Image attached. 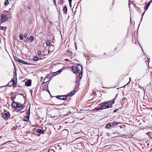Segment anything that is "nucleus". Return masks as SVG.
Returning a JSON list of instances; mask_svg holds the SVG:
<instances>
[{
	"label": "nucleus",
	"instance_id": "f257e3e1",
	"mask_svg": "<svg viewBox=\"0 0 152 152\" xmlns=\"http://www.w3.org/2000/svg\"><path fill=\"white\" fill-rule=\"evenodd\" d=\"M110 102V101H107L102 103L99 104V107H97L94 109L95 110H98L110 108L112 106V104L109 103Z\"/></svg>",
	"mask_w": 152,
	"mask_h": 152
},
{
	"label": "nucleus",
	"instance_id": "f03ea898",
	"mask_svg": "<svg viewBox=\"0 0 152 152\" xmlns=\"http://www.w3.org/2000/svg\"><path fill=\"white\" fill-rule=\"evenodd\" d=\"M13 107L15 108L18 111L21 110L23 108V105L18 102H14L12 104Z\"/></svg>",
	"mask_w": 152,
	"mask_h": 152
},
{
	"label": "nucleus",
	"instance_id": "7ed1b4c3",
	"mask_svg": "<svg viewBox=\"0 0 152 152\" xmlns=\"http://www.w3.org/2000/svg\"><path fill=\"white\" fill-rule=\"evenodd\" d=\"M76 67L78 72H79V73L78 74V76L80 79H81L82 77L83 66L80 64H77Z\"/></svg>",
	"mask_w": 152,
	"mask_h": 152
},
{
	"label": "nucleus",
	"instance_id": "20e7f679",
	"mask_svg": "<svg viewBox=\"0 0 152 152\" xmlns=\"http://www.w3.org/2000/svg\"><path fill=\"white\" fill-rule=\"evenodd\" d=\"M118 123L116 122H112L111 123H108L107 124L105 128L107 129H111L115 127Z\"/></svg>",
	"mask_w": 152,
	"mask_h": 152
},
{
	"label": "nucleus",
	"instance_id": "39448f33",
	"mask_svg": "<svg viewBox=\"0 0 152 152\" xmlns=\"http://www.w3.org/2000/svg\"><path fill=\"white\" fill-rule=\"evenodd\" d=\"M2 117L6 120L7 119L10 117V114L9 112L4 110V112L2 114Z\"/></svg>",
	"mask_w": 152,
	"mask_h": 152
},
{
	"label": "nucleus",
	"instance_id": "423d86ee",
	"mask_svg": "<svg viewBox=\"0 0 152 152\" xmlns=\"http://www.w3.org/2000/svg\"><path fill=\"white\" fill-rule=\"evenodd\" d=\"M1 17L2 21L3 22H6L8 19V18L7 17V15L5 13L2 14L1 15Z\"/></svg>",
	"mask_w": 152,
	"mask_h": 152
},
{
	"label": "nucleus",
	"instance_id": "0eeeda50",
	"mask_svg": "<svg viewBox=\"0 0 152 152\" xmlns=\"http://www.w3.org/2000/svg\"><path fill=\"white\" fill-rule=\"evenodd\" d=\"M56 97L58 99L61 100H65L66 99V95L64 96H57Z\"/></svg>",
	"mask_w": 152,
	"mask_h": 152
},
{
	"label": "nucleus",
	"instance_id": "6e6552de",
	"mask_svg": "<svg viewBox=\"0 0 152 152\" xmlns=\"http://www.w3.org/2000/svg\"><path fill=\"white\" fill-rule=\"evenodd\" d=\"M30 107H29V109L28 110L27 112L26 113V118H27V120H26V121L27 122H28V120H29V118L30 116Z\"/></svg>",
	"mask_w": 152,
	"mask_h": 152
},
{
	"label": "nucleus",
	"instance_id": "1a4fd4ad",
	"mask_svg": "<svg viewBox=\"0 0 152 152\" xmlns=\"http://www.w3.org/2000/svg\"><path fill=\"white\" fill-rule=\"evenodd\" d=\"M152 2V0H150L148 2V3L146 5H145V6L144 10H145V11H146L148 9L149 6H150V5L151 4V3Z\"/></svg>",
	"mask_w": 152,
	"mask_h": 152
},
{
	"label": "nucleus",
	"instance_id": "9d476101",
	"mask_svg": "<svg viewBox=\"0 0 152 152\" xmlns=\"http://www.w3.org/2000/svg\"><path fill=\"white\" fill-rule=\"evenodd\" d=\"M31 80H27L25 83V85L27 86H30L31 85Z\"/></svg>",
	"mask_w": 152,
	"mask_h": 152
},
{
	"label": "nucleus",
	"instance_id": "9b49d317",
	"mask_svg": "<svg viewBox=\"0 0 152 152\" xmlns=\"http://www.w3.org/2000/svg\"><path fill=\"white\" fill-rule=\"evenodd\" d=\"M71 71L74 73H78L77 71V70L76 67L75 66H72Z\"/></svg>",
	"mask_w": 152,
	"mask_h": 152
},
{
	"label": "nucleus",
	"instance_id": "f8f14e48",
	"mask_svg": "<svg viewBox=\"0 0 152 152\" xmlns=\"http://www.w3.org/2000/svg\"><path fill=\"white\" fill-rule=\"evenodd\" d=\"M15 73H16V72H15ZM16 75H17V74L16 73V75H15V76H16V78H15V80H12V85H13V86H15L17 84V81H16V80H17Z\"/></svg>",
	"mask_w": 152,
	"mask_h": 152
},
{
	"label": "nucleus",
	"instance_id": "ddd939ff",
	"mask_svg": "<svg viewBox=\"0 0 152 152\" xmlns=\"http://www.w3.org/2000/svg\"><path fill=\"white\" fill-rule=\"evenodd\" d=\"M63 69H61L59 70H58L57 72H55L53 73V74H54V75H57L58 74H60L61 72L62 71Z\"/></svg>",
	"mask_w": 152,
	"mask_h": 152
},
{
	"label": "nucleus",
	"instance_id": "4468645a",
	"mask_svg": "<svg viewBox=\"0 0 152 152\" xmlns=\"http://www.w3.org/2000/svg\"><path fill=\"white\" fill-rule=\"evenodd\" d=\"M33 61H37L39 60V58L38 57L36 56H34L32 58H31Z\"/></svg>",
	"mask_w": 152,
	"mask_h": 152
},
{
	"label": "nucleus",
	"instance_id": "2eb2a0df",
	"mask_svg": "<svg viewBox=\"0 0 152 152\" xmlns=\"http://www.w3.org/2000/svg\"><path fill=\"white\" fill-rule=\"evenodd\" d=\"M75 90H73L72 91H71L70 93H69L68 94H67L66 96H72V95L74 94L75 93Z\"/></svg>",
	"mask_w": 152,
	"mask_h": 152
},
{
	"label": "nucleus",
	"instance_id": "dca6fc26",
	"mask_svg": "<svg viewBox=\"0 0 152 152\" xmlns=\"http://www.w3.org/2000/svg\"><path fill=\"white\" fill-rule=\"evenodd\" d=\"M37 133H39L41 134H44V130L41 129H38L37 130Z\"/></svg>",
	"mask_w": 152,
	"mask_h": 152
},
{
	"label": "nucleus",
	"instance_id": "f3484780",
	"mask_svg": "<svg viewBox=\"0 0 152 152\" xmlns=\"http://www.w3.org/2000/svg\"><path fill=\"white\" fill-rule=\"evenodd\" d=\"M53 77V75H50V74L48 75L45 78V79L44 80V81L45 80V79H46V78L49 79L50 80Z\"/></svg>",
	"mask_w": 152,
	"mask_h": 152
},
{
	"label": "nucleus",
	"instance_id": "a211bd4d",
	"mask_svg": "<svg viewBox=\"0 0 152 152\" xmlns=\"http://www.w3.org/2000/svg\"><path fill=\"white\" fill-rule=\"evenodd\" d=\"M67 9L66 7L65 6L63 8V11L64 13L66 14L67 13Z\"/></svg>",
	"mask_w": 152,
	"mask_h": 152
},
{
	"label": "nucleus",
	"instance_id": "6ab92c4d",
	"mask_svg": "<svg viewBox=\"0 0 152 152\" xmlns=\"http://www.w3.org/2000/svg\"><path fill=\"white\" fill-rule=\"evenodd\" d=\"M20 63H21L23 64H26L27 65H29L30 64L26 61H25L23 60H21Z\"/></svg>",
	"mask_w": 152,
	"mask_h": 152
},
{
	"label": "nucleus",
	"instance_id": "aec40b11",
	"mask_svg": "<svg viewBox=\"0 0 152 152\" xmlns=\"http://www.w3.org/2000/svg\"><path fill=\"white\" fill-rule=\"evenodd\" d=\"M6 151L5 148L2 147L0 149V152H4Z\"/></svg>",
	"mask_w": 152,
	"mask_h": 152
},
{
	"label": "nucleus",
	"instance_id": "412c9836",
	"mask_svg": "<svg viewBox=\"0 0 152 152\" xmlns=\"http://www.w3.org/2000/svg\"><path fill=\"white\" fill-rule=\"evenodd\" d=\"M46 43L47 46H49L50 45V40H47Z\"/></svg>",
	"mask_w": 152,
	"mask_h": 152
},
{
	"label": "nucleus",
	"instance_id": "4be33fe9",
	"mask_svg": "<svg viewBox=\"0 0 152 152\" xmlns=\"http://www.w3.org/2000/svg\"><path fill=\"white\" fill-rule=\"evenodd\" d=\"M80 79H80L79 77V78H78V77H77V80H76V83H77L76 84V85H77V86L79 85L78 84V83H79V82H80Z\"/></svg>",
	"mask_w": 152,
	"mask_h": 152
},
{
	"label": "nucleus",
	"instance_id": "5701e85b",
	"mask_svg": "<svg viewBox=\"0 0 152 152\" xmlns=\"http://www.w3.org/2000/svg\"><path fill=\"white\" fill-rule=\"evenodd\" d=\"M9 3V1L8 0H6V1H4V5L5 6H7L8 4Z\"/></svg>",
	"mask_w": 152,
	"mask_h": 152
},
{
	"label": "nucleus",
	"instance_id": "b1692460",
	"mask_svg": "<svg viewBox=\"0 0 152 152\" xmlns=\"http://www.w3.org/2000/svg\"><path fill=\"white\" fill-rule=\"evenodd\" d=\"M7 27H3V26H1L0 27V29L1 30H3L4 31H5L6 30V29H7Z\"/></svg>",
	"mask_w": 152,
	"mask_h": 152
},
{
	"label": "nucleus",
	"instance_id": "393cba45",
	"mask_svg": "<svg viewBox=\"0 0 152 152\" xmlns=\"http://www.w3.org/2000/svg\"><path fill=\"white\" fill-rule=\"evenodd\" d=\"M37 53L38 55L39 56H41L42 54L41 51L40 50H37Z\"/></svg>",
	"mask_w": 152,
	"mask_h": 152
},
{
	"label": "nucleus",
	"instance_id": "a878e982",
	"mask_svg": "<svg viewBox=\"0 0 152 152\" xmlns=\"http://www.w3.org/2000/svg\"><path fill=\"white\" fill-rule=\"evenodd\" d=\"M34 37H33L31 36L30 38V40L31 42H32L34 40Z\"/></svg>",
	"mask_w": 152,
	"mask_h": 152
},
{
	"label": "nucleus",
	"instance_id": "bb28decb",
	"mask_svg": "<svg viewBox=\"0 0 152 152\" xmlns=\"http://www.w3.org/2000/svg\"><path fill=\"white\" fill-rule=\"evenodd\" d=\"M15 59L16 60V61H18L20 63V61H21V59H19V58H17V57L16 58H15Z\"/></svg>",
	"mask_w": 152,
	"mask_h": 152
},
{
	"label": "nucleus",
	"instance_id": "cd10ccee",
	"mask_svg": "<svg viewBox=\"0 0 152 152\" xmlns=\"http://www.w3.org/2000/svg\"><path fill=\"white\" fill-rule=\"evenodd\" d=\"M115 101V98H114L112 100L111 102L110 103V104H112V105L114 103Z\"/></svg>",
	"mask_w": 152,
	"mask_h": 152
},
{
	"label": "nucleus",
	"instance_id": "c85d7f7f",
	"mask_svg": "<svg viewBox=\"0 0 152 152\" xmlns=\"http://www.w3.org/2000/svg\"><path fill=\"white\" fill-rule=\"evenodd\" d=\"M145 11H144V12H143V14H142V17H141V21H140V22H141V21H142V18H143V15H144V14H145Z\"/></svg>",
	"mask_w": 152,
	"mask_h": 152
},
{
	"label": "nucleus",
	"instance_id": "c756f323",
	"mask_svg": "<svg viewBox=\"0 0 152 152\" xmlns=\"http://www.w3.org/2000/svg\"><path fill=\"white\" fill-rule=\"evenodd\" d=\"M19 37L20 40H22L23 39V35H19Z\"/></svg>",
	"mask_w": 152,
	"mask_h": 152
},
{
	"label": "nucleus",
	"instance_id": "7c9ffc66",
	"mask_svg": "<svg viewBox=\"0 0 152 152\" xmlns=\"http://www.w3.org/2000/svg\"><path fill=\"white\" fill-rule=\"evenodd\" d=\"M44 87H45V88H44V89H45V88H47L48 87V85L47 84H45L44 86Z\"/></svg>",
	"mask_w": 152,
	"mask_h": 152
},
{
	"label": "nucleus",
	"instance_id": "2f4dec72",
	"mask_svg": "<svg viewBox=\"0 0 152 152\" xmlns=\"http://www.w3.org/2000/svg\"><path fill=\"white\" fill-rule=\"evenodd\" d=\"M15 97H13V96H12L11 97V99L12 100V101H13L14 100H15Z\"/></svg>",
	"mask_w": 152,
	"mask_h": 152
},
{
	"label": "nucleus",
	"instance_id": "473e14b6",
	"mask_svg": "<svg viewBox=\"0 0 152 152\" xmlns=\"http://www.w3.org/2000/svg\"><path fill=\"white\" fill-rule=\"evenodd\" d=\"M8 142H6L4 143L1 144V147L3 146L6 143H7Z\"/></svg>",
	"mask_w": 152,
	"mask_h": 152
},
{
	"label": "nucleus",
	"instance_id": "72a5a7b5",
	"mask_svg": "<svg viewBox=\"0 0 152 152\" xmlns=\"http://www.w3.org/2000/svg\"><path fill=\"white\" fill-rule=\"evenodd\" d=\"M96 92L95 91H93L92 94L94 95H96Z\"/></svg>",
	"mask_w": 152,
	"mask_h": 152
},
{
	"label": "nucleus",
	"instance_id": "f704fd0d",
	"mask_svg": "<svg viewBox=\"0 0 152 152\" xmlns=\"http://www.w3.org/2000/svg\"><path fill=\"white\" fill-rule=\"evenodd\" d=\"M53 2L54 4L56 6V0H53Z\"/></svg>",
	"mask_w": 152,
	"mask_h": 152
},
{
	"label": "nucleus",
	"instance_id": "c9c22d12",
	"mask_svg": "<svg viewBox=\"0 0 152 152\" xmlns=\"http://www.w3.org/2000/svg\"><path fill=\"white\" fill-rule=\"evenodd\" d=\"M28 35V34H25L24 35V37L25 38H26L27 36Z\"/></svg>",
	"mask_w": 152,
	"mask_h": 152
},
{
	"label": "nucleus",
	"instance_id": "e433bc0d",
	"mask_svg": "<svg viewBox=\"0 0 152 152\" xmlns=\"http://www.w3.org/2000/svg\"><path fill=\"white\" fill-rule=\"evenodd\" d=\"M151 134V132H148L146 133V134H147L148 135H150V134Z\"/></svg>",
	"mask_w": 152,
	"mask_h": 152
},
{
	"label": "nucleus",
	"instance_id": "4c0bfd02",
	"mask_svg": "<svg viewBox=\"0 0 152 152\" xmlns=\"http://www.w3.org/2000/svg\"><path fill=\"white\" fill-rule=\"evenodd\" d=\"M69 6L70 7H72V2H69Z\"/></svg>",
	"mask_w": 152,
	"mask_h": 152
},
{
	"label": "nucleus",
	"instance_id": "58836bf2",
	"mask_svg": "<svg viewBox=\"0 0 152 152\" xmlns=\"http://www.w3.org/2000/svg\"><path fill=\"white\" fill-rule=\"evenodd\" d=\"M64 60L66 61H69V60L68 59H64Z\"/></svg>",
	"mask_w": 152,
	"mask_h": 152
},
{
	"label": "nucleus",
	"instance_id": "ea45409f",
	"mask_svg": "<svg viewBox=\"0 0 152 152\" xmlns=\"http://www.w3.org/2000/svg\"><path fill=\"white\" fill-rule=\"evenodd\" d=\"M149 60L148 61H147L146 60L145 61V62H146V64H147V63H149Z\"/></svg>",
	"mask_w": 152,
	"mask_h": 152
},
{
	"label": "nucleus",
	"instance_id": "a19ab883",
	"mask_svg": "<svg viewBox=\"0 0 152 152\" xmlns=\"http://www.w3.org/2000/svg\"><path fill=\"white\" fill-rule=\"evenodd\" d=\"M45 81H46V80H45V81L44 80V81L42 82L43 84L47 82V81H46V82H45Z\"/></svg>",
	"mask_w": 152,
	"mask_h": 152
},
{
	"label": "nucleus",
	"instance_id": "79ce46f5",
	"mask_svg": "<svg viewBox=\"0 0 152 152\" xmlns=\"http://www.w3.org/2000/svg\"><path fill=\"white\" fill-rule=\"evenodd\" d=\"M27 8H28V9H31V7H30V6H28L27 7Z\"/></svg>",
	"mask_w": 152,
	"mask_h": 152
},
{
	"label": "nucleus",
	"instance_id": "37998d69",
	"mask_svg": "<svg viewBox=\"0 0 152 152\" xmlns=\"http://www.w3.org/2000/svg\"><path fill=\"white\" fill-rule=\"evenodd\" d=\"M27 118H26V116H25V117L24 118V121H26V120H27Z\"/></svg>",
	"mask_w": 152,
	"mask_h": 152
},
{
	"label": "nucleus",
	"instance_id": "c03bdc74",
	"mask_svg": "<svg viewBox=\"0 0 152 152\" xmlns=\"http://www.w3.org/2000/svg\"><path fill=\"white\" fill-rule=\"evenodd\" d=\"M48 152H54V151H48Z\"/></svg>",
	"mask_w": 152,
	"mask_h": 152
},
{
	"label": "nucleus",
	"instance_id": "a18cd8bd",
	"mask_svg": "<svg viewBox=\"0 0 152 152\" xmlns=\"http://www.w3.org/2000/svg\"><path fill=\"white\" fill-rule=\"evenodd\" d=\"M146 143H147V145L148 146H149V143H148V142H146Z\"/></svg>",
	"mask_w": 152,
	"mask_h": 152
},
{
	"label": "nucleus",
	"instance_id": "49530a36",
	"mask_svg": "<svg viewBox=\"0 0 152 152\" xmlns=\"http://www.w3.org/2000/svg\"><path fill=\"white\" fill-rule=\"evenodd\" d=\"M69 2H72V0H68Z\"/></svg>",
	"mask_w": 152,
	"mask_h": 152
},
{
	"label": "nucleus",
	"instance_id": "de8ad7c7",
	"mask_svg": "<svg viewBox=\"0 0 152 152\" xmlns=\"http://www.w3.org/2000/svg\"><path fill=\"white\" fill-rule=\"evenodd\" d=\"M69 2H72V0H68Z\"/></svg>",
	"mask_w": 152,
	"mask_h": 152
},
{
	"label": "nucleus",
	"instance_id": "09e8293b",
	"mask_svg": "<svg viewBox=\"0 0 152 152\" xmlns=\"http://www.w3.org/2000/svg\"><path fill=\"white\" fill-rule=\"evenodd\" d=\"M118 110V109H117V110H114V112H116Z\"/></svg>",
	"mask_w": 152,
	"mask_h": 152
},
{
	"label": "nucleus",
	"instance_id": "8fccbe9b",
	"mask_svg": "<svg viewBox=\"0 0 152 152\" xmlns=\"http://www.w3.org/2000/svg\"><path fill=\"white\" fill-rule=\"evenodd\" d=\"M47 91L48 92V93L50 94V91H49V90H47Z\"/></svg>",
	"mask_w": 152,
	"mask_h": 152
},
{
	"label": "nucleus",
	"instance_id": "3c124183",
	"mask_svg": "<svg viewBox=\"0 0 152 152\" xmlns=\"http://www.w3.org/2000/svg\"><path fill=\"white\" fill-rule=\"evenodd\" d=\"M149 109H150L151 110H152V108H150Z\"/></svg>",
	"mask_w": 152,
	"mask_h": 152
},
{
	"label": "nucleus",
	"instance_id": "603ef678",
	"mask_svg": "<svg viewBox=\"0 0 152 152\" xmlns=\"http://www.w3.org/2000/svg\"><path fill=\"white\" fill-rule=\"evenodd\" d=\"M129 7H130L129 2Z\"/></svg>",
	"mask_w": 152,
	"mask_h": 152
},
{
	"label": "nucleus",
	"instance_id": "864d4df0",
	"mask_svg": "<svg viewBox=\"0 0 152 152\" xmlns=\"http://www.w3.org/2000/svg\"><path fill=\"white\" fill-rule=\"evenodd\" d=\"M50 51L49 50H48V53H50Z\"/></svg>",
	"mask_w": 152,
	"mask_h": 152
},
{
	"label": "nucleus",
	"instance_id": "5fc2aeb1",
	"mask_svg": "<svg viewBox=\"0 0 152 152\" xmlns=\"http://www.w3.org/2000/svg\"><path fill=\"white\" fill-rule=\"evenodd\" d=\"M129 80H131V77L129 78Z\"/></svg>",
	"mask_w": 152,
	"mask_h": 152
},
{
	"label": "nucleus",
	"instance_id": "6e6d98bb",
	"mask_svg": "<svg viewBox=\"0 0 152 152\" xmlns=\"http://www.w3.org/2000/svg\"><path fill=\"white\" fill-rule=\"evenodd\" d=\"M60 98H63V97H60Z\"/></svg>",
	"mask_w": 152,
	"mask_h": 152
},
{
	"label": "nucleus",
	"instance_id": "4d7b16f0",
	"mask_svg": "<svg viewBox=\"0 0 152 152\" xmlns=\"http://www.w3.org/2000/svg\"><path fill=\"white\" fill-rule=\"evenodd\" d=\"M72 53V52H71L70 53Z\"/></svg>",
	"mask_w": 152,
	"mask_h": 152
},
{
	"label": "nucleus",
	"instance_id": "13d9d810",
	"mask_svg": "<svg viewBox=\"0 0 152 152\" xmlns=\"http://www.w3.org/2000/svg\"><path fill=\"white\" fill-rule=\"evenodd\" d=\"M72 53V52H71L70 53Z\"/></svg>",
	"mask_w": 152,
	"mask_h": 152
},
{
	"label": "nucleus",
	"instance_id": "bf43d9fd",
	"mask_svg": "<svg viewBox=\"0 0 152 152\" xmlns=\"http://www.w3.org/2000/svg\"><path fill=\"white\" fill-rule=\"evenodd\" d=\"M75 44H76V43H75Z\"/></svg>",
	"mask_w": 152,
	"mask_h": 152
},
{
	"label": "nucleus",
	"instance_id": "052dcab7",
	"mask_svg": "<svg viewBox=\"0 0 152 152\" xmlns=\"http://www.w3.org/2000/svg\"><path fill=\"white\" fill-rule=\"evenodd\" d=\"M1 137H0V138H1Z\"/></svg>",
	"mask_w": 152,
	"mask_h": 152
}]
</instances>
